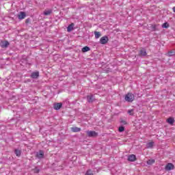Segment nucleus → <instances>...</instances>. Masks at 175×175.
<instances>
[{
    "label": "nucleus",
    "instance_id": "f257e3e1",
    "mask_svg": "<svg viewBox=\"0 0 175 175\" xmlns=\"http://www.w3.org/2000/svg\"><path fill=\"white\" fill-rule=\"evenodd\" d=\"M124 100L126 102H129L132 103L135 100V95L132 93H127L124 96Z\"/></svg>",
    "mask_w": 175,
    "mask_h": 175
},
{
    "label": "nucleus",
    "instance_id": "f03ea898",
    "mask_svg": "<svg viewBox=\"0 0 175 175\" xmlns=\"http://www.w3.org/2000/svg\"><path fill=\"white\" fill-rule=\"evenodd\" d=\"M86 133L88 136V137H97V136H98V133H96V131H86Z\"/></svg>",
    "mask_w": 175,
    "mask_h": 175
},
{
    "label": "nucleus",
    "instance_id": "7ed1b4c3",
    "mask_svg": "<svg viewBox=\"0 0 175 175\" xmlns=\"http://www.w3.org/2000/svg\"><path fill=\"white\" fill-rule=\"evenodd\" d=\"M109 42V37L107 36H103L100 39V44H106Z\"/></svg>",
    "mask_w": 175,
    "mask_h": 175
},
{
    "label": "nucleus",
    "instance_id": "20e7f679",
    "mask_svg": "<svg viewBox=\"0 0 175 175\" xmlns=\"http://www.w3.org/2000/svg\"><path fill=\"white\" fill-rule=\"evenodd\" d=\"M87 100L88 103H92L95 100V97L92 94L88 95L87 96Z\"/></svg>",
    "mask_w": 175,
    "mask_h": 175
},
{
    "label": "nucleus",
    "instance_id": "39448f33",
    "mask_svg": "<svg viewBox=\"0 0 175 175\" xmlns=\"http://www.w3.org/2000/svg\"><path fill=\"white\" fill-rule=\"evenodd\" d=\"M128 161L129 162H135V161H136V155H135V154H129L128 156Z\"/></svg>",
    "mask_w": 175,
    "mask_h": 175
},
{
    "label": "nucleus",
    "instance_id": "423d86ee",
    "mask_svg": "<svg viewBox=\"0 0 175 175\" xmlns=\"http://www.w3.org/2000/svg\"><path fill=\"white\" fill-rule=\"evenodd\" d=\"M36 157L38 158V159H42V158L44 157V152L42 150H40L36 153Z\"/></svg>",
    "mask_w": 175,
    "mask_h": 175
},
{
    "label": "nucleus",
    "instance_id": "0eeeda50",
    "mask_svg": "<svg viewBox=\"0 0 175 175\" xmlns=\"http://www.w3.org/2000/svg\"><path fill=\"white\" fill-rule=\"evenodd\" d=\"M30 77H31V79H38V77H39L38 71L31 72Z\"/></svg>",
    "mask_w": 175,
    "mask_h": 175
},
{
    "label": "nucleus",
    "instance_id": "6e6552de",
    "mask_svg": "<svg viewBox=\"0 0 175 175\" xmlns=\"http://www.w3.org/2000/svg\"><path fill=\"white\" fill-rule=\"evenodd\" d=\"M173 169H174V165L172 163H169L165 166V170H173Z\"/></svg>",
    "mask_w": 175,
    "mask_h": 175
},
{
    "label": "nucleus",
    "instance_id": "1a4fd4ad",
    "mask_svg": "<svg viewBox=\"0 0 175 175\" xmlns=\"http://www.w3.org/2000/svg\"><path fill=\"white\" fill-rule=\"evenodd\" d=\"M26 14H25V12H21L20 14L18 15V20H23V18L25 17H26Z\"/></svg>",
    "mask_w": 175,
    "mask_h": 175
},
{
    "label": "nucleus",
    "instance_id": "9d476101",
    "mask_svg": "<svg viewBox=\"0 0 175 175\" xmlns=\"http://www.w3.org/2000/svg\"><path fill=\"white\" fill-rule=\"evenodd\" d=\"M53 107H54L55 110H59V109H61V107H62V104L61 103H55L53 105Z\"/></svg>",
    "mask_w": 175,
    "mask_h": 175
},
{
    "label": "nucleus",
    "instance_id": "9b49d317",
    "mask_svg": "<svg viewBox=\"0 0 175 175\" xmlns=\"http://www.w3.org/2000/svg\"><path fill=\"white\" fill-rule=\"evenodd\" d=\"M139 55H142V57H146V55H147V51H146V49H141L139 51Z\"/></svg>",
    "mask_w": 175,
    "mask_h": 175
},
{
    "label": "nucleus",
    "instance_id": "f8f14e48",
    "mask_svg": "<svg viewBox=\"0 0 175 175\" xmlns=\"http://www.w3.org/2000/svg\"><path fill=\"white\" fill-rule=\"evenodd\" d=\"M9 44H10V43L8 41L1 42V47H3V49L8 47V46H9Z\"/></svg>",
    "mask_w": 175,
    "mask_h": 175
},
{
    "label": "nucleus",
    "instance_id": "ddd939ff",
    "mask_svg": "<svg viewBox=\"0 0 175 175\" xmlns=\"http://www.w3.org/2000/svg\"><path fill=\"white\" fill-rule=\"evenodd\" d=\"M73 27H75V24L71 23L70 25H69L68 27H67L68 32H70V31H73Z\"/></svg>",
    "mask_w": 175,
    "mask_h": 175
},
{
    "label": "nucleus",
    "instance_id": "4468645a",
    "mask_svg": "<svg viewBox=\"0 0 175 175\" xmlns=\"http://www.w3.org/2000/svg\"><path fill=\"white\" fill-rule=\"evenodd\" d=\"M53 13V10H45L44 12V16H50Z\"/></svg>",
    "mask_w": 175,
    "mask_h": 175
},
{
    "label": "nucleus",
    "instance_id": "2eb2a0df",
    "mask_svg": "<svg viewBox=\"0 0 175 175\" xmlns=\"http://www.w3.org/2000/svg\"><path fill=\"white\" fill-rule=\"evenodd\" d=\"M71 131H72V132H75V133L80 132V131H81V129L79 128V127H72Z\"/></svg>",
    "mask_w": 175,
    "mask_h": 175
},
{
    "label": "nucleus",
    "instance_id": "dca6fc26",
    "mask_svg": "<svg viewBox=\"0 0 175 175\" xmlns=\"http://www.w3.org/2000/svg\"><path fill=\"white\" fill-rule=\"evenodd\" d=\"M14 154L17 156V157H21V150H18V149H15L14 150Z\"/></svg>",
    "mask_w": 175,
    "mask_h": 175
},
{
    "label": "nucleus",
    "instance_id": "f3484780",
    "mask_svg": "<svg viewBox=\"0 0 175 175\" xmlns=\"http://www.w3.org/2000/svg\"><path fill=\"white\" fill-rule=\"evenodd\" d=\"M90 50H91V49H90V47H88V46H84L83 48H82L81 51H82V53H87V51H90Z\"/></svg>",
    "mask_w": 175,
    "mask_h": 175
},
{
    "label": "nucleus",
    "instance_id": "a211bd4d",
    "mask_svg": "<svg viewBox=\"0 0 175 175\" xmlns=\"http://www.w3.org/2000/svg\"><path fill=\"white\" fill-rule=\"evenodd\" d=\"M152 147H154V142H148L146 144V148H152Z\"/></svg>",
    "mask_w": 175,
    "mask_h": 175
},
{
    "label": "nucleus",
    "instance_id": "6ab92c4d",
    "mask_svg": "<svg viewBox=\"0 0 175 175\" xmlns=\"http://www.w3.org/2000/svg\"><path fill=\"white\" fill-rule=\"evenodd\" d=\"M94 36L96 39H99V37L101 36L100 32L94 31Z\"/></svg>",
    "mask_w": 175,
    "mask_h": 175
},
{
    "label": "nucleus",
    "instance_id": "aec40b11",
    "mask_svg": "<svg viewBox=\"0 0 175 175\" xmlns=\"http://www.w3.org/2000/svg\"><path fill=\"white\" fill-rule=\"evenodd\" d=\"M147 165H152L153 163H155L154 159H149L146 161Z\"/></svg>",
    "mask_w": 175,
    "mask_h": 175
},
{
    "label": "nucleus",
    "instance_id": "412c9836",
    "mask_svg": "<svg viewBox=\"0 0 175 175\" xmlns=\"http://www.w3.org/2000/svg\"><path fill=\"white\" fill-rule=\"evenodd\" d=\"M168 124H174V119L173 118H169L167 120Z\"/></svg>",
    "mask_w": 175,
    "mask_h": 175
},
{
    "label": "nucleus",
    "instance_id": "4be33fe9",
    "mask_svg": "<svg viewBox=\"0 0 175 175\" xmlns=\"http://www.w3.org/2000/svg\"><path fill=\"white\" fill-rule=\"evenodd\" d=\"M169 27H170V25H169V23H167V22H165L162 25V28L167 29L169 28Z\"/></svg>",
    "mask_w": 175,
    "mask_h": 175
},
{
    "label": "nucleus",
    "instance_id": "5701e85b",
    "mask_svg": "<svg viewBox=\"0 0 175 175\" xmlns=\"http://www.w3.org/2000/svg\"><path fill=\"white\" fill-rule=\"evenodd\" d=\"M151 31H157V25H150Z\"/></svg>",
    "mask_w": 175,
    "mask_h": 175
},
{
    "label": "nucleus",
    "instance_id": "b1692460",
    "mask_svg": "<svg viewBox=\"0 0 175 175\" xmlns=\"http://www.w3.org/2000/svg\"><path fill=\"white\" fill-rule=\"evenodd\" d=\"M168 57H173V55H175V52L174 51H170L167 53Z\"/></svg>",
    "mask_w": 175,
    "mask_h": 175
},
{
    "label": "nucleus",
    "instance_id": "393cba45",
    "mask_svg": "<svg viewBox=\"0 0 175 175\" xmlns=\"http://www.w3.org/2000/svg\"><path fill=\"white\" fill-rule=\"evenodd\" d=\"M32 170L33 171V173H39V172H40V170L38 167H35Z\"/></svg>",
    "mask_w": 175,
    "mask_h": 175
},
{
    "label": "nucleus",
    "instance_id": "a878e982",
    "mask_svg": "<svg viewBox=\"0 0 175 175\" xmlns=\"http://www.w3.org/2000/svg\"><path fill=\"white\" fill-rule=\"evenodd\" d=\"M85 175H94V174L92 173V170H88L86 172Z\"/></svg>",
    "mask_w": 175,
    "mask_h": 175
},
{
    "label": "nucleus",
    "instance_id": "bb28decb",
    "mask_svg": "<svg viewBox=\"0 0 175 175\" xmlns=\"http://www.w3.org/2000/svg\"><path fill=\"white\" fill-rule=\"evenodd\" d=\"M118 131L119 132H124V131H125V127L121 126L119 127Z\"/></svg>",
    "mask_w": 175,
    "mask_h": 175
},
{
    "label": "nucleus",
    "instance_id": "cd10ccee",
    "mask_svg": "<svg viewBox=\"0 0 175 175\" xmlns=\"http://www.w3.org/2000/svg\"><path fill=\"white\" fill-rule=\"evenodd\" d=\"M120 124H122V125H126V121L125 120H120Z\"/></svg>",
    "mask_w": 175,
    "mask_h": 175
},
{
    "label": "nucleus",
    "instance_id": "c85d7f7f",
    "mask_svg": "<svg viewBox=\"0 0 175 175\" xmlns=\"http://www.w3.org/2000/svg\"><path fill=\"white\" fill-rule=\"evenodd\" d=\"M133 111V110L131 109L128 111V113L130 114V116H132V112Z\"/></svg>",
    "mask_w": 175,
    "mask_h": 175
},
{
    "label": "nucleus",
    "instance_id": "c756f323",
    "mask_svg": "<svg viewBox=\"0 0 175 175\" xmlns=\"http://www.w3.org/2000/svg\"><path fill=\"white\" fill-rule=\"evenodd\" d=\"M172 10H173L174 13H175V6L173 7Z\"/></svg>",
    "mask_w": 175,
    "mask_h": 175
},
{
    "label": "nucleus",
    "instance_id": "7c9ffc66",
    "mask_svg": "<svg viewBox=\"0 0 175 175\" xmlns=\"http://www.w3.org/2000/svg\"><path fill=\"white\" fill-rule=\"evenodd\" d=\"M29 18L26 19V23H29Z\"/></svg>",
    "mask_w": 175,
    "mask_h": 175
}]
</instances>
